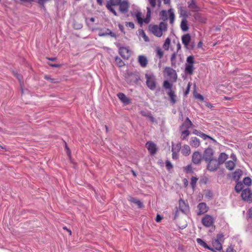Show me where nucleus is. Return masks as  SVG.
<instances>
[{
    "label": "nucleus",
    "instance_id": "obj_3",
    "mask_svg": "<svg viewBox=\"0 0 252 252\" xmlns=\"http://www.w3.org/2000/svg\"><path fill=\"white\" fill-rule=\"evenodd\" d=\"M241 196L244 201L249 203L252 202V191L250 189H243Z\"/></svg>",
    "mask_w": 252,
    "mask_h": 252
},
{
    "label": "nucleus",
    "instance_id": "obj_21",
    "mask_svg": "<svg viewBox=\"0 0 252 252\" xmlns=\"http://www.w3.org/2000/svg\"><path fill=\"white\" fill-rule=\"evenodd\" d=\"M138 63L142 67H144L146 66L148 63L146 57L144 55L139 56L138 57Z\"/></svg>",
    "mask_w": 252,
    "mask_h": 252
},
{
    "label": "nucleus",
    "instance_id": "obj_40",
    "mask_svg": "<svg viewBox=\"0 0 252 252\" xmlns=\"http://www.w3.org/2000/svg\"><path fill=\"white\" fill-rule=\"evenodd\" d=\"M183 170L186 173H193V170L190 164H189L186 166L183 167Z\"/></svg>",
    "mask_w": 252,
    "mask_h": 252
},
{
    "label": "nucleus",
    "instance_id": "obj_15",
    "mask_svg": "<svg viewBox=\"0 0 252 252\" xmlns=\"http://www.w3.org/2000/svg\"><path fill=\"white\" fill-rule=\"evenodd\" d=\"M98 35L100 36H105L107 35H110L112 37H116L117 35L115 33L113 32L110 29H106L105 30L101 29L99 31Z\"/></svg>",
    "mask_w": 252,
    "mask_h": 252
},
{
    "label": "nucleus",
    "instance_id": "obj_9",
    "mask_svg": "<svg viewBox=\"0 0 252 252\" xmlns=\"http://www.w3.org/2000/svg\"><path fill=\"white\" fill-rule=\"evenodd\" d=\"M164 72L166 73L170 78H172L174 81L177 79V74L175 70L170 67H165Z\"/></svg>",
    "mask_w": 252,
    "mask_h": 252
},
{
    "label": "nucleus",
    "instance_id": "obj_6",
    "mask_svg": "<svg viewBox=\"0 0 252 252\" xmlns=\"http://www.w3.org/2000/svg\"><path fill=\"white\" fill-rule=\"evenodd\" d=\"M203 225L207 227H209L214 223V219L210 215H205L201 220Z\"/></svg>",
    "mask_w": 252,
    "mask_h": 252
},
{
    "label": "nucleus",
    "instance_id": "obj_22",
    "mask_svg": "<svg viewBox=\"0 0 252 252\" xmlns=\"http://www.w3.org/2000/svg\"><path fill=\"white\" fill-rule=\"evenodd\" d=\"M190 145L192 147L196 148L200 145V141L196 137H191L190 141Z\"/></svg>",
    "mask_w": 252,
    "mask_h": 252
},
{
    "label": "nucleus",
    "instance_id": "obj_64",
    "mask_svg": "<svg viewBox=\"0 0 252 252\" xmlns=\"http://www.w3.org/2000/svg\"><path fill=\"white\" fill-rule=\"evenodd\" d=\"M226 252H236V251L233 249L232 245H230L227 248Z\"/></svg>",
    "mask_w": 252,
    "mask_h": 252
},
{
    "label": "nucleus",
    "instance_id": "obj_14",
    "mask_svg": "<svg viewBox=\"0 0 252 252\" xmlns=\"http://www.w3.org/2000/svg\"><path fill=\"white\" fill-rule=\"evenodd\" d=\"M193 126V124L188 117H187L184 123L180 126V130H189Z\"/></svg>",
    "mask_w": 252,
    "mask_h": 252
},
{
    "label": "nucleus",
    "instance_id": "obj_1",
    "mask_svg": "<svg viewBox=\"0 0 252 252\" xmlns=\"http://www.w3.org/2000/svg\"><path fill=\"white\" fill-rule=\"evenodd\" d=\"M126 80L129 85H134L137 84L140 80V75L138 72H127L125 76Z\"/></svg>",
    "mask_w": 252,
    "mask_h": 252
},
{
    "label": "nucleus",
    "instance_id": "obj_32",
    "mask_svg": "<svg viewBox=\"0 0 252 252\" xmlns=\"http://www.w3.org/2000/svg\"><path fill=\"white\" fill-rule=\"evenodd\" d=\"M193 65H188L187 64H186V67L185 69V73L189 75H192L193 74Z\"/></svg>",
    "mask_w": 252,
    "mask_h": 252
},
{
    "label": "nucleus",
    "instance_id": "obj_34",
    "mask_svg": "<svg viewBox=\"0 0 252 252\" xmlns=\"http://www.w3.org/2000/svg\"><path fill=\"white\" fill-rule=\"evenodd\" d=\"M135 17L136 18L137 22L140 24V26H142L143 23L144 19L142 18V14L140 12H137L135 14Z\"/></svg>",
    "mask_w": 252,
    "mask_h": 252
},
{
    "label": "nucleus",
    "instance_id": "obj_62",
    "mask_svg": "<svg viewBox=\"0 0 252 252\" xmlns=\"http://www.w3.org/2000/svg\"><path fill=\"white\" fill-rule=\"evenodd\" d=\"M140 114H141L142 116L144 117H148V115L149 114H151V113L150 112H147L145 111H141L140 112Z\"/></svg>",
    "mask_w": 252,
    "mask_h": 252
},
{
    "label": "nucleus",
    "instance_id": "obj_25",
    "mask_svg": "<svg viewBox=\"0 0 252 252\" xmlns=\"http://www.w3.org/2000/svg\"><path fill=\"white\" fill-rule=\"evenodd\" d=\"M228 158V156L224 153H221L219 156L218 160H217L220 165L223 164Z\"/></svg>",
    "mask_w": 252,
    "mask_h": 252
},
{
    "label": "nucleus",
    "instance_id": "obj_46",
    "mask_svg": "<svg viewBox=\"0 0 252 252\" xmlns=\"http://www.w3.org/2000/svg\"><path fill=\"white\" fill-rule=\"evenodd\" d=\"M170 41H171V40H170V38H169V37H167L165 39V42L163 45V48L165 50H168L169 49V45L170 44Z\"/></svg>",
    "mask_w": 252,
    "mask_h": 252
},
{
    "label": "nucleus",
    "instance_id": "obj_44",
    "mask_svg": "<svg viewBox=\"0 0 252 252\" xmlns=\"http://www.w3.org/2000/svg\"><path fill=\"white\" fill-rule=\"evenodd\" d=\"M168 12L169 13L170 23L172 24L174 21L175 15L171 9H169Z\"/></svg>",
    "mask_w": 252,
    "mask_h": 252
},
{
    "label": "nucleus",
    "instance_id": "obj_37",
    "mask_svg": "<svg viewBox=\"0 0 252 252\" xmlns=\"http://www.w3.org/2000/svg\"><path fill=\"white\" fill-rule=\"evenodd\" d=\"M158 27L162 33L163 32H165L167 30V24L164 22H160Z\"/></svg>",
    "mask_w": 252,
    "mask_h": 252
},
{
    "label": "nucleus",
    "instance_id": "obj_57",
    "mask_svg": "<svg viewBox=\"0 0 252 252\" xmlns=\"http://www.w3.org/2000/svg\"><path fill=\"white\" fill-rule=\"evenodd\" d=\"M165 166L166 167V169L168 170H170V169H172L173 167V165L172 163L169 161V160H166L165 162Z\"/></svg>",
    "mask_w": 252,
    "mask_h": 252
},
{
    "label": "nucleus",
    "instance_id": "obj_51",
    "mask_svg": "<svg viewBox=\"0 0 252 252\" xmlns=\"http://www.w3.org/2000/svg\"><path fill=\"white\" fill-rule=\"evenodd\" d=\"M172 158L177 159L178 158V154L177 151H174V143L172 142Z\"/></svg>",
    "mask_w": 252,
    "mask_h": 252
},
{
    "label": "nucleus",
    "instance_id": "obj_28",
    "mask_svg": "<svg viewBox=\"0 0 252 252\" xmlns=\"http://www.w3.org/2000/svg\"><path fill=\"white\" fill-rule=\"evenodd\" d=\"M167 94L169 96L171 102L175 104L176 102V95L175 94L174 91L173 90H169L167 93Z\"/></svg>",
    "mask_w": 252,
    "mask_h": 252
},
{
    "label": "nucleus",
    "instance_id": "obj_30",
    "mask_svg": "<svg viewBox=\"0 0 252 252\" xmlns=\"http://www.w3.org/2000/svg\"><path fill=\"white\" fill-rule=\"evenodd\" d=\"M178 11L181 16L183 17V19H187L188 17L187 11L184 9L183 6L178 7Z\"/></svg>",
    "mask_w": 252,
    "mask_h": 252
},
{
    "label": "nucleus",
    "instance_id": "obj_4",
    "mask_svg": "<svg viewBox=\"0 0 252 252\" xmlns=\"http://www.w3.org/2000/svg\"><path fill=\"white\" fill-rule=\"evenodd\" d=\"M119 44H117L119 47V53L120 56L124 59H128L130 56V52L128 47H120Z\"/></svg>",
    "mask_w": 252,
    "mask_h": 252
},
{
    "label": "nucleus",
    "instance_id": "obj_58",
    "mask_svg": "<svg viewBox=\"0 0 252 252\" xmlns=\"http://www.w3.org/2000/svg\"><path fill=\"white\" fill-rule=\"evenodd\" d=\"M125 25L126 27H129V28H130L132 29H134V27H135L134 23L133 22H126L125 23Z\"/></svg>",
    "mask_w": 252,
    "mask_h": 252
},
{
    "label": "nucleus",
    "instance_id": "obj_63",
    "mask_svg": "<svg viewBox=\"0 0 252 252\" xmlns=\"http://www.w3.org/2000/svg\"><path fill=\"white\" fill-rule=\"evenodd\" d=\"M48 64L49 66L53 67H56V68L60 67L62 66V65L61 64H56V63H48Z\"/></svg>",
    "mask_w": 252,
    "mask_h": 252
},
{
    "label": "nucleus",
    "instance_id": "obj_20",
    "mask_svg": "<svg viewBox=\"0 0 252 252\" xmlns=\"http://www.w3.org/2000/svg\"><path fill=\"white\" fill-rule=\"evenodd\" d=\"M191 41V36L189 33H187L182 36V41L184 46L187 48Z\"/></svg>",
    "mask_w": 252,
    "mask_h": 252
},
{
    "label": "nucleus",
    "instance_id": "obj_2",
    "mask_svg": "<svg viewBox=\"0 0 252 252\" xmlns=\"http://www.w3.org/2000/svg\"><path fill=\"white\" fill-rule=\"evenodd\" d=\"M146 85L151 90H154L156 88V78L153 73L146 74Z\"/></svg>",
    "mask_w": 252,
    "mask_h": 252
},
{
    "label": "nucleus",
    "instance_id": "obj_42",
    "mask_svg": "<svg viewBox=\"0 0 252 252\" xmlns=\"http://www.w3.org/2000/svg\"><path fill=\"white\" fill-rule=\"evenodd\" d=\"M198 178L196 177L192 176L191 178V181H190V184L191 187L193 189H194L195 188L196 183H197V181H198Z\"/></svg>",
    "mask_w": 252,
    "mask_h": 252
},
{
    "label": "nucleus",
    "instance_id": "obj_33",
    "mask_svg": "<svg viewBox=\"0 0 252 252\" xmlns=\"http://www.w3.org/2000/svg\"><path fill=\"white\" fill-rule=\"evenodd\" d=\"M147 12L146 14V17L143 20V23L146 24H148L150 21L151 15V11L150 7H147Z\"/></svg>",
    "mask_w": 252,
    "mask_h": 252
},
{
    "label": "nucleus",
    "instance_id": "obj_43",
    "mask_svg": "<svg viewBox=\"0 0 252 252\" xmlns=\"http://www.w3.org/2000/svg\"><path fill=\"white\" fill-rule=\"evenodd\" d=\"M138 32H139V35L143 37L145 41H146V42L149 41V37L146 35L144 31L142 29H139L138 30Z\"/></svg>",
    "mask_w": 252,
    "mask_h": 252
},
{
    "label": "nucleus",
    "instance_id": "obj_54",
    "mask_svg": "<svg viewBox=\"0 0 252 252\" xmlns=\"http://www.w3.org/2000/svg\"><path fill=\"white\" fill-rule=\"evenodd\" d=\"M224 235L223 233H219L217 235L216 238L215 240H218L219 242H223L224 241Z\"/></svg>",
    "mask_w": 252,
    "mask_h": 252
},
{
    "label": "nucleus",
    "instance_id": "obj_47",
    "mask_svg": "<svg viewBox=\"0 0 252 252\" xmlns=\"http://www.w3.org/2000/svg\"><path fill=\"white\" fill-rule=\"evenodd\" d=\"M159 15L161 17V20L165 21L168 19L167 13L166 10H163L160 12Z\"/></svg>",
    "mask_w": 252,
    "mask_h": 252
},
{
    "label": "nucleus",
    "instance_id": "obj_61",
    "mask_svg": "<svg viewBox=\"0 0 252 252\" xmlns=\"http://www.w3.org/2000/svg\"><path fill=\"white\" fill-rule=\"evenodd\" d=\"M190 87V83H189L188 85V86L186 88L185 92H184L185 96H187L189 94V92Z\"/></svg>",
    "mask_w": 252,
    "mask_h": 252
},
{
    "label": "nucleus",
    "instance_id": "obj_55",
    "mask_svg": "<svg viewBox=\"0 0 252 252\" xmlns=\"http://www.w3.org/2000/svg\"><path fill=\"white\" fill-rule=\"evenodd\" d=\"M13 74L17 78V79L20 82H22L23 77L21 74L14 71L13 72Z\"/></svg>",
    "mask_w": 252,
    "mask_h": 252
},
{
    "label": "nucleus",
    "instance_id": "obj_18",
    "mask_svg": "<svg viewBox=\"0 0 252 252\" xmlns=\"http://www.w3.org/2000/svg\"><path fill=\"white\" fill-rule=\"evenodd\" d=\"M188 7L192 12H198L199 10V7L196 5L195 0H190L188 2Z\"/></svg>",
    "mask_w": 252,
    "mask_h": 252
},
{
    "label": "nucleus",
    "instance_id": "obj_45",
    "mask_svg": "<svg viewBox=\"0 0 252 252\" xmlns=\"http://www.w3.org/2000/svg\"><path fill=\"white\" fill-rule=\"evenodd\" d=\"M163 86L165 89H168L169 90H172V84H171L168 81L165 80L163 82Z\"/></svg>",
    "mask_w": 252,
    "mask_h": 252
},
{
    "label": "nucleus",
    "instance_id": "obj_59",
    "mask_svg": "<svg viewBox=\"0 0 252 252\" xmlns=\"http://www.w3.org/2000/svg\"><path fill=\"white\" fill-rule=\"evenodd\" d=\"M181 149V143L180 142H178L176 147L174 148V151H177V152H179Z\"/></svg>",
    "mask_w": 252,
    "mask_h": 252
},
{
    "label": "nucleus",
    "instance_id": "obj_24",
    "mask_svg": "<svg viewBox=\"0 0 252 252\" xmlns=\"http://www.w3.org/2000/svg\"><path fill=\"white\" fill-rule=\"evenodd\" d=\"M212 246L216 250L220 251L222 249V244L221 242H219L218 240L213 239L212 240Z\"/></svg>",
    "mask_w": 252,
    "mask_h": 252
},
{
    "label": "nucleus",
    "instance_id": "obj_52",
    "mask_svg": "<svg viewBox=\"0 0 252 252\" xmlns=\"http://www.w3.org/2000/svg\"><path fill=\"white\" fill-rule=\"evenodd\" d=\"M82 24L77 22V21H74L73 24V27L74 29L79 30L82 28Z\"/></svg>",
    "mask_w": 252,
    "mask_h": 252
},
{
    "label": "nucleus",
    "instance_id": "obj_38",
    "mask_svg": "<svg viewBox=\"0 0 252 252\" xmlns=\"http://www.w3.org/2000/svg\"><path fill=\"white\" fill-rule=\"evenodd\" d=\"M243 188V184L241 182L238 181L235 187V189L236 192L238 193L240 192L241 191H242Z\"/></svg>",
    "mask_w": 252,
    "mask_h": 252
},
{
    "label": "nucleus",
    "instance_id": "obj_8",
    "mask_svg": "<svg viewBox=\"0 0 252 252\" xmlns=\"http://www.w3.org/2000/svg\"><path fill=\"white\" fill-rule=\"evenodd\" d=\"M202 158L201 154L198 151H195L192 154L191 161L193 164L198 165L201 163Z\"/></svg>",
    "mask_w": 252,
    "mask_h": 252
},
{
    "label": "nucleus",
    "instance_id": "obj_36",
    "mask_svg": "<svg viewBox=\"0 0 252 252\" xmlns=\"http://www.w3.org/2000/svg\"><path fill=\"white\" fill-rule=\"evenodd\" d=\"M176 56H177V52H174L172 54L171 59H170L171 65H172V66H173L174 67H176Z\"/></svg>",
    "mask_w": 252,
    "mask_h": 252
},
{
    "label": "nucleus",
    "instance_id": "obj_26",
    "mask_svg": "<svg viewBox=\"0 0 252 252\" xmlns=\"http://www.w3.org/2000/svg\"><path fill=\"white\" fill-rule=\"evenodd\" d=\"M180 27L183 32H187L189 30V27L187 19H183L182 20Z\"/></svg>",
    "mask_w": 252,
    "mask_h": 252
},
{
    "label": "nucleus",
    "instance_id": "obj_19",
    "mask_svg": "<svg viewBox=\"0 0 252 252\" xmlns=\"http://www.w3.org/2000/svg\"><path fill=\"white\" fill-rule=\"evenodd\" d=\"M127 199L129 202L136 204L137 205L138 208L139 209L143 208L144 207L143 203L141 201L138 200L135 197L129 196Z\"/></svg>",
    "mask_w": 252,
    "mask_h": 252
},
{
    "label": "nucleus",
    "instance_id": "obj_17",
    "mask_svg": "<svg viewBox=\"0 0 252 252\" xmlns=\"http://www.w3.org/2000/svg\"><path fill=\"white\" fill-rule=\"evenodd\" d=\"M117 96L125 105H127L131 103V99L127 97L124 93H118Z\"/></svg>",
    "mask_w": 252,
    "mask_h": 252
},
{
    "label": "nucleus",
    "instance_id": "obj_50",
    "mask_svg": "<svg viewBox=\"0 0 252 252\" xmlns=\"http://www.w3.org/2000/svg\"><path fill=\"white\" fill-rule=\"evenodd\" d=\"M121 2V0H110L109 1L107 2L106 4L114 6H117Z\"/></svg>",
    "mask_w": 252,
    "mask_h": 252
},
{
    "label": "nucleus",
    "instance_id": "obj_7",
    "mask_svg": "<svg viewBox=\"0 0 252 252\" xmlns=\"http://www.w3.org/2000/svg\"><path fill=\"white\" fill-rule=\"evenodd\" d=\"M214 155V151L213 150L210 148L208 147L204 151L203 155V159L207 162L208 160H212V158H214L213 157Z\"/></svg>",
    "mask_w": 252,
    "mask_h": 252
},
{
    "label": "nucleus",
    "instance_id": "obj_29",
    "mask_svg": "<svg viewBox=\"0 0 252 252\" xmlns=\"http://www.w3.org/2000/svg\"><path fill=\"white\" fill-rule=\"evenodd\" d=\"M181 153L185 156H189L190 153L189 146L188 145H184L181 150Z\"/></svg>",
    "mask_w": 252,
    "mask_h": 252
},
{
    "label": "nucleus",
    "instance_id": "obj_13",
    "mask_svg": "<svg viewBox=\"0 0 252 252\" xmlns=\"http://www.w3.org/2000/svg\"><path fill=\"white\" fill-rule=\"evenodd\" d=\"M146 148L151 155L155 154L157 152L156 145L152 141H148L146 144Z\"/></svg>",
    "mask_w": 252,
    "mask_h": 252
},
{
    "label": "nucleus",
    "instance_id": "obj_5",
    "mask_svg": "<svg viewBox=\"0 0 252 252\" xmlns=\"http://www.w3.org/2000/svg\"><path fill=\"white\" fill-rule=\"evenodd\" d=\"M207 162L208 163L207 169L211 172L216 171L220 165L215 158H212V160L207 161Z\"/></svg>",
    "mask_w": 252,
    "mask_h": 252
},
{
    "label": "nucleus",
    "instance_id": "obj_16",
    "mask_svg": "<svg viewBox=\"0 0 252 252\" xmlns=\"http://www.w3.org/2000/svg\"><path fill=\"white\" fill-rule=\"evenodd\" d=\"M118 5H119V10L122 13H126L127 12L129 7V3L126 0H124L123 1H121Z\"/></svg>",
    "mask_w": 252,
    "mask_h": 252
},
{
    "label": "nucleus",
    "instance_id": "obj_41",
    "mask_svg": "<svg viewBox=\"0 0 252 252\" xmlns=\"http://www.w3.org/2000/svg\"><path fill=\"white\" fill-rule=\"evenodd\" d=\"M156 52L157 54V56L159 59H161L163 56V52L162 51L161 49L159 47H157L156 49Z\"/></svg>",
    "mask_w": 252,
    "mask_h": 252
},
{
    "label": "nucleus",
    "instance_id": "obj_11",
    "mask_svg": "<svg viewBox=\"0 0 252 252\" xmlns=\"http://www.w3.org/2000/svg\"><path fill=\"white\" fill-rule=\"evenodd\" d=\"M179 209L183 213L186 214L189 211V206L182 199L179 200Z\"/></svg>",
    "mask_w": 252,
    "mask_h": 252
},
{
    "label": "nucleus",
    "instance_id": "obj_60",
    "mask_svg": "<svg viewBox=\"0 0 252 252\" xmlns=\"http://www.w3.org/2000/svg\"><path fill=\"white\" fill-rule=\"evenodd\" d=\"M113 5H109L106 4V7L108 10H109L110 12L112 13H113L115 12V10L114 9V8L112 7Z\"/></svg>",
    "mask_w": 252,
    "mask_h": 252
},
{
    "label": "nucleus",
    "instance_id": "obj_27",
    "mask_svg": "<svg viewBox=\"0 0 252 252\" xmlns=\"http://www.w3.org/2000/svg\"><path fill=\"white\" fill-rule=\"evenodd\" d=\"M193 16L196 20L200 23H205L206 22V19L203 17L201 14L198 13L197 12H195L193 15Z\"/></svg>",
    "mask_w": 252,
    "mask_h": 252
},
{
    "label": "nucleus",
    "instance_id": "obj_48",
    "mask_svg": "<svg viewBox=\"0 0 252 252\" xmlns=\"http://www.w3.org/2000/svg\"><path fill=\"white\" fill-rule=\"evenodd\" d=\"M242 183L246 186H250L252 185V180L249 177H245L243 179Z\"/></svg>",
    "mask_w": 252,
    "mask_h": 252
},
{
    "label": "nucleus",
    "instance_id": "obj_12",
    "mask_svg": "<svg viewBox=\"0 0 252 252\" xmlns=\"http://www.w3.org/2000/svg\"><path fill=\"white\" fill-rule=\"evenodd\" d=\"M197 208L198 211L197 214V215L200 216L203 215L208 212L209 207L207 206V204L204 202H201L198 204Z\"/></svg>",
    "mask_w": 252,
    "mask_h": 252
},
{
    "label": "nucleus",
    "instance_id": "obj_23",
    "mask_svg": "<svg viewBox=\"0 0 252 252\" xmlns=\"http://www.w3.org/2000/svg\"><path fill=\"white\" fill-rule=\"evenodd\" d=\"M243 171L240 169H237L235 170V171L233 173V179L236 182H238L241 176L242 175Z\"/></svg>",
    "mask_w": 252,
    "mask_h": 252
},
{
    "label": "nucleus",
    "instance_id": "obj_39",
    "mask_svg": "<svg viewBox=\"0 0 252 252\" xmlns=\"http://www.w3.org/2000/svg\"><path fill=\"white\" fill-rule=\"evenodd\" d=\"M115 62L116 63L117 65L121 67L125 65V63L123 61V60L118 56H116L115 57Z\"/></svg>",
    "mask_w": 252,
    "mask_h": 252
},
{
    "label": "nucleus",
    "instance_id": "obj_56",
    "mask_svg": "<svg viewBox=\"0 0 252 252\" xmlns=\"http://www.w3.org/2000/svg\"><path fill=\"white\" fill-rule=\"evenodd\" d=\"M208 181V178L206 176H203L200 179V183L201 184L206 185Z\"/></svg>",
    "mask_w": 252,
    "mask_h": 252
},
{
    "label": "nucleus",
    "instance_id": "obj_35",
    "mask_svg": "<svg viewBox=\"0 0 252 252\" xmlns=\"http://www.w3.org/2000/svg\"><path fill=\"white\" fill-rule=\"evenodd\" d=\"M181 139L182 140H185L187 139V137L189 136L190 134V131L189 130H181Z\"/></svg>",
    "mask_w": 252,
    "mask_h": 252
},
{
    "label": "nucleus",
    "instance_id": "obj_49",
    "mask_svg": "<svg viewBox=\"0 0 252 252\" xmlns=\"http://www.w3.org/2000/svg\"><path fill=\"white\" fill-rule=\"evenodd\" d=\"M187 62L188 65H193L194 63V57L192 55L189 56L188 57L187 59Z\"/></svg>",
    "mask_w": 252,
    "mask_h": 252
},
{
    "label": "nucleus",
    "instance_id": "obj_31",
    "mask_svg": "<svg viewBox=\"0 0 252 252\" xmlns=\"http://www.w3.org/2000/svg\"><path fill=\"white\" fill-rule=\"evenodd\" d=\"M235 162L232 160H228L225 162V167L229 170H233L235 167Z\"/></svg>",
    "mask_w": 252,
    "mask_h": 252
},
{
    "label": "nucleus",
    "instance_id": "obj_53",
    "mask_svg": "<svg viewBox=\"0 0 252 252\" xmlns=\"http://www.w3.org/2000/svg\"><path fill=\"white\" fill-rule=\"evenodd\" d=\"M49 0H37V2L41 8L45 9V3Z\"/></svg>",
    "mask_w": 252,
    "mask_h": 252
},
{
    "label": "nucleus",
    "instance_id": "obj_10",
    "mask_svg": "<svg viewBox=\"0 0 252 252\" xmlns=\"http://www.w3.org/2000/svg\"><path fill=\"white\" fill-rule=\"evenodd\" d=\"M149 30L154 35L160 37L162 35V33L160 31L158 26L157 25H150Z\"/></svg>",
    "mask_w": 252,
    "mask_h": 252
}]
</instances>
